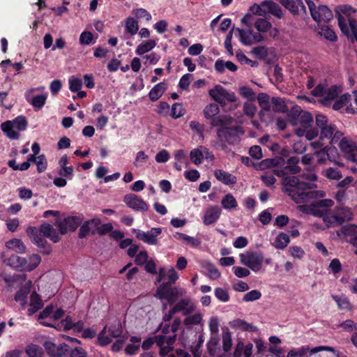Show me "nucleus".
Masks as SVG:
<instances>
[{"label": "nucleus", "instance_id": "nucleus-5", "mask_svg": "<svg viewBox=\"0 0 357 357\" xmlns=\"http://www.w3.org/2000/svg\"><path fill=\"white\" fill-rule=\"evenodd\" d=\"M287 117L292 126H298L295 130L298 136H305L308 140L318 136L319 130L312 127L313 118L310 112L295 109L289 112Z\"/></svg>", "mask_w": 357, "mask_h": 357}, {"label": "nucleus", "instance_id": "nucleus-15", "mask_svg": "<svg viewBox=\"0 0 357 357\" xmlns=\"http://www.w3.org/2000/svg\"><path fill=\"white\" fill-rule=\"evenodd\" d=\"M83 221L82 216H68L63 220L58 219L54 223L58 227L61 234H65L70 231H74Z\"/></svg>", "mask_w": 357, "mask_h": 357}, {"label": "nucleus", "instance_id": "nucleus-26", "mask_svg": "<svg viewBox=\"0 0 357 357\" xmlns=\"http://www.w3.org/2000/svg\"><path fill=\"white\" fill-rule=\"evenodd\" d=\"M262 6L264 7L265 15L270 13L278 19L283 16V12L281 7L273 1L266 0L262 1Z\"/></svg>", "mask_w": 357, "mask_h": 357}, {"label": "nucleus", "instance_id": "nucleus-7", "mask_svg": "<svg viewBox=\"0 0 357 357\" xmlns=\"http://www.w3.org/2000/svg\"><path fill=\"white\" fill-rule=\"evenodd\" d=\"M352 218L353 213L349 207L337 206L334 208L333 213L324 218V222L328 227H334L341 225Z\"/></svg>", "mask_w": 357, "mask_h": 357}, {"label": "nucleus", "instance_id": "nucleus-2", "mask_svg": "<svg viewBox=\"0 0 357 357\" xmlns=\"http://www.w3.org/2000/svg\"><path fill=\"white\" fill-rule=\"evenodd\" d=\"M222 119L213 121V125L218 127L216 135L218 140L213 142V146L218 149L225 150L228 145H235L241 140V137L244 134L243 128L235 125V120L229 116Z\"/></svg>", "mask_w": 357, "mask_h": 357}, {"label": "nucleus", "instance_id": "nucleus-53", "mask_svg": "<svg viewBox=\"0 0 357 357\" xmlns=\"http://www.w3.org/2000/svg\"><path fill=\"white\" fill-rule=\"evenodd\" d=\"M243 111L245 116L253 118L257 112V107L253 103L245 102L243 105Z\"/></svg>", "mask_w": 357, "mask_h": 357}, {"label": "nucleus", "instance_id": "nucleus-19", "mask_svg": "<svg viewBox=\"0 0 357 357\" xmlns=\"http://www.w3.org/2000/svg\"><path fill=\"white\" fill-rule=\"evenodd\" d=\"M44 347L51 357H63L69 351V346L66 343L56 345L52 342L47 341L44 343Z\"/></svg>", "mask_w": 357, "mask_h": 357}, {"label": "nucleus", "instance_id": "nucleus-56", "mask_svg": "<svg viewBox=\"0 0 357 357\" xmlns=\"http://www.w3.org/2000/svg\"><path fill=\"white\" fill-rule=\"evenodd\" d=\"M107 332L112 337H119L122 334L123 328L121 324L116 323L109 326Z\"/></svg>", "mask_w": 357, "mask_h": 357}, {"label": "nucleus", "instance_id": "nucleus-20", "mask_svg": "<svg viewBox=\"0 0 357 357\" xmlns=\"http://www.w3.org/2000/svg\"><path fill=\"white\" fill-rule=\"evenodd\" d=\"M34 92L35 89H29L28 91H26L24 94L25 99L34 108L40 109L45 105L46 102L47 98V93L46 92H44L42 94L32 96V94Z\"/></svg>", "mask_w": 357, "mask_h": 357}, {"label": "nucleus", "instance_id": "nucleus-51", "mask_svg": "<svg viewBox=\"0 0 357 357\" xmlns=\"http://www.w3.org/2000/svg\"><path fill=\"white\" fill-rule=\"evenodd\" d=\"M214 294L217 299L221 302L226 303L229 301V292L222 287L215 288L214 289Z\"/></svg>", "mask_w": 357, "mask_h": 357}, {"label": "nucleus", "instance_id": "nucleus-16", "mask_svg": "<svg viewBox=\"0 0 357 357\" xmlns=\"http://www.w3.org/2000/svg\"><path fill=\"white\" fill-rule=\"evenodd\" d=\"M316 124L320 130L321 139H331L337 129L336 126L329 123L328 118L323 114L316 115Z\"/></svg>", "mask_w": 357, "mask_h": 357}, {"label": "nucleus", "instance_id": "nucleus-44", "mask_svg": "<svg viewBox=\"0 0 357 357\" xmlns=\"http://www.w3.org/2000/svg\"><path fill=\"white\" fill-rule=\"evenodd\" d=\"M323 175L329 180L335 181H338L342 177L341 172L336 167H328L326 169Z\"/></svg>", "mask_w": 357, "mask_h": 357}, {"label": "nucleus", "instance_id": "nucleus-31", "mask_svg": "<svg viewBox=\"0 0 357 357\" xmlns=\"http://www.w3.org/2000/svg\"><path fill=\"white\" fill-rule=\"evenodd\" d=\"M273 105L272 110L275 113L284 114L288 112V107L284 99L280 97H273L271 100Z\"/></svg>", "mask_w": 357, "mask_h": 357}, {"label": "nucleus", "instance_id": "nucleus-39", "mask_svg": "<svg viewBox=\"0 0 357 357\" xmlns=\"http://www.w3.org/2000/svg\"><path fill=\"white\" fill-rule=\"evenodd\" d=\"M289 243L288 234L281 232L275 238L273 245L277 249H284Z\"/></svg>", "mask_w": 357, "mask_h": 357}, {"label": "nucleus", "instance_id": "nucleus-55", "mask_svg": "<svg viewBox=\"0 0 357 357\" xmlns=\"http://www.w3.org/2000/svg\"><path fill=\"white\" fill-rule=\"evenodd\" d=\"M29 292V291L26 289H19L15 295V301L20 303L23 306L25 305L26 304V298Z\"/></svg>", "mask_w": 357, "mask_h": 357}, {"label": "nucleus", "instance_id": "nucleus-12", "mask_svg": "<svg viewBox=\"0 0 357 357\" xmlns=\"http://www.w3.org/2000/svg\"><path fill=\"white\" fill-rule=\"evenodd\" d=\"M132 231L138 240L150 245H157L159 244L158 236L162 234V228L153 227L147 231L132 229Z\"/></svg>", "mask_w": 357, "mask_h": 357}, {"label": "nucleus", "instance_id": "nucleus-30", "mask_svg": "<svg viewBox=\"0 0 357 357\" xmlns=\"http://www.w3.org/2000/svg\"><path fill=\"white\" fill-rule=\"evenodd\" d=\"M30 305L31 307L28 309V314H33L43 306V302L40 296L35 291L32 292L30 296Z\"/></svg>", "mask_w": 357, "mask_h": 357}, {"label": "nucleus", "instance_id": "nucleus-58", "mask_svg": "<svg viewBox=\"0 0 357 357\" xmlns=\"http://www.w3.org/2000/svg\"><path fill=\"white\" fill-rule=\"evenodd\" d=\"M208 273L207 276L212 280H217L220 277V272L213 264L208 263L206 266Z\"/></svg>", "mask_w": 357, "mask_h": 357}, {"label": "nucleus", "instance_id": "nucleus-41", "mask_svg": "<svg viewBox=\"0 0 357 357\" xmlns=\"http://www.w3.org/2000/svg\"><path fill=\"white\" fill-rule=\"evenodd\" d=\"M319 33L324 36L326 40L331 42L337 40V36L335 31L328 26H321L319 28Z\"/></svg>", "mask_w": 357, "mask_h": 357}, {"label": "nucleus", "instance_id": "nucleus-49", "mask_svg": "<svg viewBox=\"0 0 357 357\" xmlns=\"http://www.w3.org/2000/svg\"><path fill=\"white\" fill-rule=\"evenodd\" d=\"M239 94L245 98H247L249 101H253L256 98V93L249 86H242L239 87Z\"/></svg>", "mask_w": 357, "mask_h": 357}, {"label": "nucleus", "instance_id": "nucleus-23", "mask_svg": "<svg viewBox=\"0 0 357 357\" xmlns=\"http://www.w3.org/2000/svg\"><path fill=\"white\" fill-rule=\"evenodd\" d=\"M220 112V108L217 104L212 103L206 106L204 109V115L206 119L210 120V124L211 127H215L216 126L213 125V121L216 119H222V118H227L229 116L228 115H218Z\"/></svg>", "mask_w": 357, "mask_h": 357}, {"label": "nucleus", "instance_id": "nucleus-36", "mask_svg": "<svg viewBox=\"0 0 357 357\" xmlns=\"http://www.w3.org/2000/svg\"><path fill=\"white\" fill-rule=\"evenodd\" d=\"M221 205L224 209L231 211L238 206V203L233 195L228 193L223 196Z\"/></svg>", "mask_w": 357, "mask_h": 357}, {"label": "nucleus", "instance_id": "nucleus-42", "mask_svg": "<svg viewBox=\"0 0 357 357\" xmlns=\"http://www.w3.org/2000/svg\"><path fill=\"white\" fill-rule=\"evenodd\" d=\"M125 29L131 36L135 35L139 30L137 21L132 17H128L126 20Z\"/></svg>", "mask_w": 357, "mask_h": 357}, {"label": "nucleus", "instance_id": "nucleus-11", "mask_svg": "<svg viewBox=\"0 0 357 357\" xmlns=\"http://www.w3.org/2000/svg\"><path fill=\"white\" fill-rule=\"evenodd\" d=\"M241 263L257 273L262 267L264 255L260 251H247L239 255Z\"/></svg>", "mask_w": 357, "mask_h": 357}, {"label": "nucleus", "instance_id": "nucleus-54", "mask_svg": "<svg viewBox=\"0 0 357 357\" xmlns=\"http://www.w3.org/2000/svg\"><path fill=\"white\" fill-rule=\"evenodd\" d=\"M261 297V291L257 289H254L246 293L243 297V301L244 302H252L259 300Z\"/></svg>", "mask_w": 357, "mask_h": 357}, {"label": "nucleus", "instance_id": "nucleus-59", "mask_svg": "<svg viewBox=\"0 0 357 357\" xmlns=\"http://www.w3.org/2000/svg\"><path fill=\"white\" fill-rule=\"evenodd\" d=\"M37 166V171L39 173L45 172L47 167V162L44 154L37 156V160L35 163Z\"/></svg>", "mask_w": 357, "mask_h": 357}, {"label": "nucleus", "instance_id": "nucleus-1", "mask_svg": "<svg viewBox=\"0 0 357 357\" xmlns=\"http://www.w3.org/2000/svg\"><path fill=\"white\" fill-rule=\"evenodd\" d=\"M300 160L298 157H290L285 166L282 169L276 168L274 174L282 179L283 190L297 204L306 202L308 199L315 196V192L312 191L314 185L303 181L295 176H287L289 174H298L301 169L298 165Z\"/></svg>", "mask_w": 357, "mask_h": 357}, {"label": "nucleus", "instance_id": "nucleus-14", "mask_svg": "<svg viewBox=\"0 0 357 357\" xmlns=\"http://www.w3.org/2000/svg\"><path fill=\"white\" fill-rule=\"evenodd\" d=\"M210 96L220 105L224 106L227 102H234L236 96L232 91H227L220 85H217L209 91Z\"/></svg>", "mask_w": 357, "mask_h": 357}, {"label": "nucleus", "instance_id": "nucleus-34", "mask_svg": "<svg viewBox=\"0 0 357 357\" xmlns=\"http://www.w3.org/2000/svg\"><path fill=\"white\" fill-rule=\"evenodd\" d=\"M331 297L335 301L340 310H352L353 305L346 296L332 295Z\"/></svg>", "mask_w": 357, "mask_h": 357}, {"label": "nucleus", "instance_id": "nucleus-22", "mask_svg": "<svg viewBox=\"0 0 357 357\" xmlns=\"http://www.w3.org/2000/svg\"><path fill=\"white\" fill-rule=\"evenodd\" d=\"M222 209L218 206H211L204 212L203 215V223L205 225H210L216 222L221 215Z\"/></svg>", "mask_w": 357, "mask_h": 357}, {"label": "nucleus", "instance_id": "nucleus-33", "mask_svg": "<svg viewBox=\"0 0 357 357\" xmlns=\"http://www.w3.org/2000/svg\"><path fill=\"white\" fill-rule=\"evenodd\" d=\"M1 130L3 132L6 134L8 138L10 139H17L19 137V132L15 129V127L13 126V123L10 121H6L1 123Z\"/></svg>", "mask_w": 357, "mask_h": 357}, {"label": "nucleus", "instance_id": "nucleus-35", "mask_svg": "<svg viewBox=\"0 0 357 357\" xmlns=\"http://www.w3.org/2000/svg\"><path fill=\"white\" fill-rule=\"evenodd\" d=\"M6 246L9 250H12L17 253L23 254L26 252V246L21 239H11L6 242Z\"/></svg>", "mask_w": 357, "mask_h": 357}, {"label": "nucleus", "instance_id": "nucleus-24", "mask_svg": "<svg viewBox=\"0 0 357 357\" xmlns=\"http://www.w3.org/2000/svg\"><path fill=\"white\" fill-rule=\"evenodd\" d=\"M215 178L222 184L233 186L237 183V177L223 169H215L213 172Z\"/></svg>", "mask_w": 357, "mask_h": 357}, {"label": "nucleus", "instance_id": "nucleus-40", "mask_svg": "<svg viewBox=\"0 0 357 357\" xmlns=\"http://www.w3.org/2000/svg\"><path fill=\"white\" fill-rule=\"evenodd\" d=\"M79 42L82 45H92L96 43V38L91 32L84 31L79 36Z\"/></svg>", "mask_w": 357, "mask_h": 357}, {"label": "nucleus", "instance_id": "nucleus-46", "mask_svg": "<svg viewBox=\"0 0 357 357\" xmlns=\"http://www.w3.org/2000/svg\"><path fill=\"white\" fill-rule=\"evenodd\" d=\"M184 319L183 324L186 326H190L192 325H197L201 324L202 321V315L200 312H197L194 314H188Z\"/></svg>", "mask_w": 357, "mask_h": 357}, {"label": "nucleus", "instance_id": "nucleus-64", "mask_svg": "<svg viewBox=\"0 0 357 357\" xmlns=\"http://www.w3.org/2000/svg\"><path fill=\"white\" fill-rule=\"evenodd\" d=\"M73 324L74 322L73 321L72 317L67 316L64 319L61 320L57 327L55 328L59 330H61V328H63L64 330H70L73 329Z\"/></svg>", "mask_w": 357, "mask_h": 357}, {"label": "nucleus", "instance_id": "nucleus-57", "mask_svg": "<svg viewBox=\"0 0 357 357\" xmlns=\"http://www.w3.org/2000/svg\"><path fill=\"white\" fill-rule=\"evenodd\" d=\"M12 123H13V126H15L17 130L20 131L24 130L27 126V121L23 116L16 117L12 121Z\"/></svg>", "mask_w": 357, "mask_h": 357}, {"label": "nucleus", "instance_id": "nucleus-9", "mask_svg": "<svg viewBox=\"0 0 357 357\" xmlns=\"http://www.w3.org/2000/svg\"><path fill=\"white\" fill-rule=\"evenodd\" d=\"M332 199H325L315 201L308 205L300 206V209L307 214H311L317 217H323L328 215L330 208L333 205Z\"/></svg>", "mask_w": 357, "mask_h": 357}, {"label": "nucleus", "instance_id": "nucleus-45", "mask_svg": "<svg viewBox=\"0 0 357 357\" xmlns=\"http://www.w3.org/2000/svg\"><path fill=\"white\" fill-rule=\"evenodd\" d=\"M190 158L192 163L195 165H199L202 162L204 159L203 149L199 148L192 149L190 153Z\"/></svg>", "mask_w": 357, "mask_h": 357}, {"label": "nucleus", "instance_id": "nucleus-62", "mask_svg": "<svg viewBox=\"0 0 357 357\" xmlns=\"http://www.w3.org/2000/svg\"><path fill=\"white\" fill-rule=\"evenodd\" d=\"M82 86V79L77 77H72L69 79V89L72 92L79 91Z\"/></svg>", "mask_w": 357, "mask_h": 357}, {"label": "nucleus", "instance_id": "nucleus-32", "mask_svg": "<svg viewBox=\"0 0 357 357\" xmlns=\"http://www.w3.org/2000/svg\"><path fill=\"white\" fill-rule=\"evenodd\" d=\"M156 41L155 40H143L136 48L135 53L137 55H143L156 46Z\"/></svg>", "mask_w": 357, "mask_h": 357}, {"label": "nucleus", "instance_id": "nucleus-52", "mask_svg": "<svg viewBox=\"0 0 357 357\" xmlns=\"http://www.w3.org/2000/svg\"><path fill=\"white\" fill-rule=\"evenodd\" d=\"M185 114V109L181 103L176 102L172 106L171 116L173 119H178L183 116Z\"/></svg>", "mask_w": 357, "mask_h": 357}, {"label": "nucleus", "instance_id": "nucleus-8", "mask_svg": "<svg viewBox=\"0 0 357 357\" xmlns=\"http://www.w3.org/2000/svg\"><path fill=\"white\" fill-rule=\"evenodd\" d=\"M342 92V87L338 85H333L327 88L325 83L319 84L311 91V94L315 97L323 98L321 103L324 105H328L331 100L335 99L338 95Z\"/></svg>", "mask_w": 357, "mask_h": 357}, {"label": "nucleus", "instance_id": "nucleus-60", "mask_svg": "<svg viewBox=\"0 0 357 357\" xmlns=\"http://www.w3.org/2000/svg\"><path fill=\"white\" fill-rule=\"evenodd\" d=\"M149 156L145 153V152L140 151L136 155L134 165L137 167H141L147 162Z\"/></svg>", "mask_w": 357, "mask_h": 357}, {"label": "nucleus", "instance_id": "nucleus-63", "mask_svg": "<svg viewBox=\"0 0 357 357\" xmlns=\"http://www.w3.org/2000/svg\"><path fill=\"white\" fill-rule=\"evenodd\" d=\"M192 77V75L189 73L183 75L179 80L178 87L182 90L188 89Z\"/></svg>", "mask_w": 357, "mask_h": 357}, {"label": "nucleus", "instance_id": "nucleus-21", "mask_svg": "<svg viewBox=\"0 0 357 357\" xmlns=\"http://www.w3.org/2000/svg\"><path fill=\"white\" fill-rule=\"evenodd\" d=\"M280 2L294 15L301 13L306 14V8L302 0H280Z\"/></svg>", "mask_w": 357, "mask_h": 357}, {"label": "nucleus", "instance_id": "nucleus-28", "mask_svg": "<svg viewBox=\"0 0 357 357\" xmlns=\"http://www.w3.org/2000/svg\"><path fill=\"white\" fill-rule=\"evenodd\" d=\"M259 105L261 108L259 112L260 118L262 119L264 112H271L270 96L266 93H259L257 97Z\"/></svg>", "mask_w": 357, "mask_h": 357}, {"label": "nucleus", "instance_id": "nucleus-43", "mask_svg": "<svg viewBox=\"0 0 357 357\" xmlns=\"http://www.w3.org/2000/svg\"><path fill=\"white\" fill-rule=\"evenodd\" d=\"M8 264L13 267L22 268L25 270L27 259L17 255H12L8 259Z\"/></svg>", "mask_w": 357, "mask_h": 357}, {"label": "nucleus", "instance_id": "nucleus-37", "mask_svg": "<svg viewBox=\"0 0 357 357\" xmlns=\"http://www.w3.org/2000/svg\"><path fill=\"white\" fill-rule=\"evenodd\" d=\"M28 357H43L44 351L43 348L35 344H30L25 347L24 350Z\"/></svg>", "mask_w": 357, "mask_h": 357}, {"label": "nucleus", "instance_id": "nucleus-61", "mask_svg": "<svg viewBox=\"0 0 357 357\" xmlns=\"http://www.w3.org/2000/svg\"><path fill=\"white\" fill-rule=\"evenodd\" d=\"M132 13L137 18H144L147 22L151 20V15L144 8H136L132 10Z\"/></svg>", "mask_w": 357, "mask_h": 357}, {"label": "nucleus", "instance_id": "nucleus-38", "mask_svg": "<svg viewBox=\"0 0 357 357\" xmlns=\"http://www.w3.org/2000/svg\"><path fill=\"white\" fill-rule=\"evenodd\" d=\"M233 326L236 327L243 331H248V332H255V331H257V330H258L255 326H254L250 323H248L247 321H245L243 319H240L234 320Z\"/></svg>", "mask_w": 357, "mask_h": 357}, {"label": "nucleus", "instance_id": "nucleus-48", "mask_svg": "<svg viewBox=\"0 0 357 357\" xmlns=\"http://www.w3.org/2000/svg\"><path fill=\"white\" fill-rule=\"evenodd\" d=\"M41 261L40 257L37 254H33L29 257L26 264L25 270L31 271L36 268Z\"/></svg>", "mask_w": 357, "mask_h": 357}, {"label": "nucleus", "instance_id": "nucleus-47", "mask_svg": "<svg viewBox=\"0 0 357 357\" xmlns=\"http://www.w3.org/2000/svg\"><path fill=\"white\" fill-rule=\"evenodd\" d=\"M337 328L348 333L357 332V323H355L352 319H347L340 323Z\"/></svg>", "mask_w": 357, "mask_h": 357}, {"label": "nucleus", "instance_id": "nucleus-6", "mask_svg": "<svg viewBox=\"0 0 357 357\" xmlns=\"http://www.w3.org/2000/svg\"><path fill=\"white\" fill-rule=\"evenodd\" d=\"M351 9V7H348L346 5L340 7V10L343 14L337 13L338 26L342 33L349 40L357 42V22L348 14Z\"/></svg>", "mask_w": 357, "mask_h": 357}, {"label": "nucleus", "instance_id": "nucleus-18", "mask_svg": "<svg viewBox=\"0 0 357 357\" xmlns=\"http://www.w3.org/2000/svg\"><path fill=\"white\" fill-rule=\"evenodd\" d=\"M123 202L128 207L137 211H146L149 208L145 201L135 194L126 195Z\"/></svg>", "mask_w": 357, "mask_h": 357}, {"label": "nucleus", "instance_id": "nucleus-29", "mask_svg": "<svg viewBox=\"0 0 357 357\" xmlns=\"http://www.w3.org/2000/svg\"><path fill=\"white\" fill-rule=\"evenodd\" d=\"M167 89V85L165 82H160L155 84L149 91V97L153 102L158 100Z\"/></svg>", "mask_w": 357, "mask_h": 357}, {"label": "nucleus", "instance_id": "nucleus-13", "mask_svg": "<svg viewBox=\"0 0 357 357\" xmlns=\"http://www.w3.org/2000/svg\"><path fill=\"white\" fill-rule=\"evenodd\" d=\"M241 22L249 28L253 24L259 33L262 35L266 33L271 27V23L266 18L256 17L251 13H247L242 19Z\"/></svg>", "mask_w": 357, "mask_h": 357}, {"label": "nucleus", "instance_id": "nucleus-4", "mask_svg": "<svg viewBox=\"0 0 357 357\" xmlns=\"http://www.w3.org/2000/svg\"><path fill=\"white\" fill-rule=\"evenodd\" d=\"M26 231L31 242L42 253L46 255L50 254L52 248L45 238H50L54 243H58L61 239L59 232L49 223H43L39 228L30 226Z\"/></svg>", "mask_w": 357, "mask_h": 357}, {"label": "nucleus", "instance_id": "nucleus-17", "mask_svg": "<svg viewBox=\"0 0 357 357\" xmlns=\"http://www.w3.org/2000/svg\"><path fill=\"white\" fill-rule=\"evenodd\" d=\"M240 42L245 45H251L255 43L264 41L265 38L259 33H253L252 30L236 28Z\"/></svg>", "mask_w": 357, "mask_h": 357}, {"label": "nucleus", "instance_id": "nucleus-10", "mask_svg": "<svg viewBox=\"0 0 357 357\" xmlns=\"http://www.w3.org/2000/svg\"><path fill=\"white\" fill-rule=\"evenodd\" d=\"M310 12L312 18L317 23L328 22L333 15L329 8L325 5L316 6L312 0H305Z\"/></svg>", "mask_w": 357, "mask_h": 357}, {"label": "nucleus", "instance_id": "nucleus-25", "mask_svg": "<svg viewBox=\"0 0 357 357\" xmlns=\"http://www.w3.org/2000/svg\"><path fill=\"white\" fill-rule=\"evenodd\" d=\"M173 307L176 313L181 312L183 315L190 314L195 310V305L189 297L182 298Z\"/></svg>", "mask_w": 357, "mask_h": 357}, {"label": "nucleus", "instance_id": "nucleus-27", "mask_svg": "<svg viewBox=\"0 0 357 357\" xmlns=\"http://www.w3.org/2000/svg\"><path fill=\"white\" fill-rule=\"evenodd\" d=\"M336 153L337 150L335 148H327L324 147L320 149L315 151L314 154L317 156V162L319 164L324 163L326 160H329L330 161H333V158H332L333 153Z\"/></svg>", "mask_w": 357, "mask_h": 357}, {"label": "nucleus", "instance_id": "nucleus-3", "mask_svg": "<svg viewBox=\"0 0 357 357\" xmlns=\"http://www.w3.org/2000/svg\"><path fill=\"white\" fill-rule=\"evenodd\" d=\"M178 279V275L173 267L168 271L160 268L156 281L164 282L157 288L155 297L160 301L167 300L169 305L175 303L180 296L185 294L184 289L172 286Z\"/></svg>", "mask_w": 357, "mask_h": 357}, {"label": "nucleus", "instance_id": "nucleus-50", "mask_svg": "<svg viewBox=\"0 0 357 357\" xmlns=\"http://www.w3.org/2000/svg\"><path fill=\"white\" fill-rule=\"evenodd\" d=\"M351 95L348 93L343 94L333 105L334 110H339L345 106L350 100Z\"/></svg>", "mask_w": 357, "mask_h": 357}]
</instances>
